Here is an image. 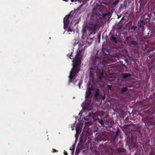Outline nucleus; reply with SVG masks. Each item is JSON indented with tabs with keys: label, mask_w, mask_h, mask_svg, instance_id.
Returning a JSON list of instances; mask_svg holds the SVG:
<instances>
[{
	"label": "nucleus",
	"mask_w": 155,
	"mask_h": 155,
	"mask_svg": "<svg viewBox=\"0 0 155 155\" xmlns=\"http://www.w3.org/2000/svg\"><path fill=\"white\" fill-rule=\"evenodd\" d=\"M149 155H155L154 152L153 151L150 152L149 153Z\"/></svg>",
	"instance_id": "obj_24"
},
{
	"label": "nucleus",
	"mask_w": 155,
	"mask_h": 155,
	"mask_svg": "<svg viewBox=\"0 0 155 155\" xmlns=\"http://www.w3.org/2000/svg\"><path fill=\"white\" fill-rule=\"evenodd\" d=\"M153 66V64H152L151 65V67H152Z\"/></svg>",
	"instance_id": "obj_39"
},
{
	"label": "nucleus",
	"mask_w": 155,
	"mask_h": 155,
	"mask_svg": "<svg viewBox=\"0 0 155 155\" xmlns=\"http://www.w3.org/2000/svg\"><path fill=\"white\" fill-rule=\"evenodd\" d=\"M86 31H87L86 28L85 27L83 29V34L84 33H85Z\"/></svg>",
	"instance_id": "obj_22"
},
{
	"label": "nucleus",
	"mask_w": 155,
	"mask_h": 155,
	"mask_svg": "<svg viewBox=\"0 0 155 155\" xmlns=\"http://www.w3.org/2000/svg\"><path fill=\"white\" fill-rule=\"evenodd\" d=\"M128 14V12H126V13L125 14Z\"/></svg>",
	"instance_id": "obj_38"
},
{
	"label": "nucleus",
	"mask_w": 155,
	"mask_h": 155,
	"mask_svg": "<svg viewBox=\"0 0 155 155\" xmlns=\"http://www.w3.org/2000/svg\"><path fill=\"white\" fill-rule=\"evenodd\" d=\"M153 9L154 10V11H155L154 12V14H155V6H154L153 7Z\"/></svg>",
	"instance_id": "obj_34"
},
{
	"label": "nucleus",
	"mask_w": 155,
	"mask_h": 155,
	"mask_svg": "<svg viewBox=\"0 0 155 155\" xmlns=\"http://www.w3.org/2000/svg\"><path fill=\"white\" fill-rule=\"evenodd\" d=\"M82 38H83V41H81L79 42V43H75L74 44V46H75L77 44H78V49L80 50L81 49V50H82L83 46L85 45H86L84 47V49L85 48H86L88 46L90 45L92 41L89 42V41L90 40H92V38L87 37H85V38L84 36H82Z\"/></svg>",
	"instance_id": "obj_3"
},
{
	"label": "nucleus",
	"mask_w": 155,
	"mask_h": 155,
	"mask_svg": "<svg viewBox=\"0 0 155 155\" xmlns=\"http://www.w3.org/2000/svg\"><path fill=\"white\" fill-rule=\"evenodd\" d=\"M145 25V23L144 21L143 20H140L138 21L137 23L138 28L136 25H135L134 24L133 25L131 26V29L134 31H135L136 30L137 32L141 29L140 31L143 32L144 29V26Z\"/></svg>",
	"instance_id": "obj_4"
},
{
	"label": "nucleus",
	"mask_w": 155,
	"mask_h": 155,
	"mask_svg": "<svg viewBox=\"0 0 155 155\" xmlns=\"http://www.w3.org/2000/svg\"><path fill=\"white\" fill-rule=\"evenodd\" d=\"M52 150H53V153H54V152H57L58 151L56 150H55L54 149H52Z\"/></svg>",
	"instance_id": "obj_29"
},
{
	"label": "nucleus",
	"mask_w": 155,
	"mask_h": 155,
	"mask_svg": "<svg viewBox=\"0 0 155 155\" xmlns=\"http://www.w3.org/2000/svg\"><path fill=\"white\" fill-rule=\"evenodd\" d=\"M101 37V34L99 33L97 35V37L98 39V42H100Z\"/></svg>",
	"instance_id": "obj_21"
},
{
	"label": "nucleus",
	"mask_w": 155,
	"mask_h": 155,
	"mask_svg": "<svg viewBox=\"0 0 155 155\" xmlns=\"http://www.w3.org/2000/svg\"><path fill=\"white\" fill-rule=\"evenodd\" d=\"M130 45H137L138 44L137 41H131L130 42Z\"/></svg>",
	"instance_id": "obj_16"
},
{
	"label": "nucleus",
	"mask_w": 155,
	"mask_h": 155,
	"mask_svg": "<svg viewBox=\"0 0 155 155\" xmlns=\"http://www.w3.org/2000/svg\"><path fill=\"white\" fill-rule=\"evenodd\" d=\"M99 122L102 125H104V122L103 120H99Z\"/></svg>",
	"instance_id": "obj_20"
},
{
	"label": "nucleus",
	"mask_w": 155,
	"mask_h": 155,
	"mask_svg": "<svg viewBox=\"0 0 155 155\" xmlns=\"http://www.w3.org/2000/svg\"><path fill=\"white\" fill-rule=\"evenodd\" d=\"M121 15H120V16H118L117 18L118 19L119 18L121 17Z\"/></svg>",
	"instance_id": "obj_36"
},
{
	"label": "nucleus",
	"mask_w": 155,
	"mask_h": 155,
	"mask_svg": "<svg viewBox=\"0 0 155 155\" xmlns=\"http://www.w3.org/2000/svg\"><path fill=\"white\" fill-rule=\"evenodd\" d=\"M63 0L67 2H68L69 0Z\"/></svg>",
	"instance_id": "obj_37"
},
{
	"label": "nucleus",
	"mask_w": 155,
	"mask_h": 155,
	"mask_svg": "<svg viewBox=\"0 0 155 155\" xmlns=\"http://www.w3.org/2000/svg\"><path fill=\"white\" fill-rule=\"evenodd\" d=\"M119 2V0H117L113 2L112 3V5L114 6H115L117 5Z\"/></svg>",
	"instance_id": "obj_19"
},
{
	"label": "nucleus",
	"mask_w": 155,
	"mask_h": 155,
	"mask_svg": "<svg viewBox=\"0 0 155 155\" xmlns=\"http://www.w3.org/2000/svg\"><path fill=\"white\" fill-rule=\"evenodd\" d=\"M98 115V114L96 113H89L88 114V116L92 117L93 118L95 119H97L98 118L97 116Z\"/></svg>",
	"instance_id": "obj_9"
},
{
	"label": "nucleus",
	"mask_w": 155,
	"mask_h": 155,
	"mask_svg": "<svg viewBox=\"0 0 155 155\" xmlns=\"http://www.w3.org/2000/svg\"><path fill=\"white\" fill-rule=\"evenodd\" d=\"M92 86H91V87H88L86 91V95L85 97L86 99L87 98L89 97L92 93Z\"/></svg>",
	"instance_id": "obj_7"
},
{
	"label": "nucleus",
	"mask_w": 155,
	"mask_h": 155,
	"mask_svg": "<svg viewBox=\"0 0 155 155\" xmlns=\"http://www.w3.org/2000/svg\"><path fill=\"white\" fill-rule=\"evenodd\" d=\"M105 94H104V96H103V97H102V99L103 100H104L105 99Z\"/></svg>",
	"instance_id": "obj_30"
},
{
	"label": "nucleus",
	"mask_w": 155,
	"mask_h": 155,
	"mask_svg": "<svg viewBox=\"0 0 155 155\" xmlns=\"http://www.w3.org/2000/svg\"><path fill=\"white\" fill-rule=\"evenodd\" d=\"M74 62L73 64V68L72 69L69 76V82H72L74 79V77L79 71L80 69L79 66L81 64V58L78 56H76L74 60Z\"/></svg>",
	"instance_id": "obj_2"
},
{
	"label": "nucleus",
	"mask_w": 155,
	"mask_h": 155,
	"mask_svg": "<svg viewBox=\"0 0 155 155\" xmlns=\"http://www.w3.org/2000/svg\"><path fill=\"white\" fill-rule=\"evenodd\" d=\"M75 11H72L70 13L65 16L64 19V26L65 27L67 26L69 23L70 21L69 19L72 18L74 14Z\"/></svg>",
	"instance_id": "obj_6"
},
{
	"label": "nucleus",
	"mask_w": 155,
	"mask_h": 155,
	"mask_svg": "<svg viewBox=\"0 0 155 155\" xmlns=\"http://www.w3.org/2000/svg\"><path fill=\"white\" fill-rule=\"evenodd\" d=\"M131 39V38L130 36L127 37L126 38V41L127 42V43H130V41Z\"/></svg>",
	"instance_id": "obj_17"
},
{
	"label": "nucleus",
	"mask_w": 155,
	"mask_h": 155,
	"mask_svg": "<svg viewBox=\"0 0 155 155\" xmlns=\"http://www.w3.org/2000/svg\"><path fill=\"white\" fill-rule=\"evenodd\" d=\"M73 29H71L70 27H69L68 28V31H71V32H72L73 31Z\"/></svg>",
	"instance_id": "obj_25"
},
{
	"label": "nucleus",
	"mask_w": 155,
	"mask_h": 155,
	"mask_svg": "<svg viewBox=\"0 0 155 155\" xmlns=\"http://www.w3.org/2000/svg\"><path fill=\"white\" fill-rule=\"evenodd\" d=\"M82 83V80L80 81L79 83L78 86H79V88H80L81 85V84Z\"/></svg>",
	"instance_id": "obj_23"
},
{
	"label": "nucleus",
	"mask_w": 155,
	"mask_h": 155,
	"mask_svg": "<svg viewBox=\"0 0 155 155\" xmlns=\"http://www.w3.org/2000/svg\"><path fill=\"white\" fill-rule=\"evenodd\" d=\"M111 13L110 12H108L106 13V16H110V15Z\"/></svg>",
	"instance_id": "obj_26"
},
{
	"label": "nucleus",
	"mask_w": 155,
	"mask_h": 155,
	"mask_svg": "<svg viewBox=\"0 0 155 155\" xmlns=\"http://www.w3.org/2000/svg\"><path fill=\"white\" fill-rule=\"evenodd\" d=\"M100 94V91L99 89H97L94 95V97L95 98H97L98 96Z\"/></svg>",
	"instance_id": "obj_15"
},
{
	"label": "nucleus",
	"mask_w": 155,
	"mask_h": 155,
	"mask_svg": "<svg viewBox=\"0 0 155 155\" xmlns=\"http://www.w3.org/2000/svg\"><path fill=\"white\" fill-rule=\"evenodd\" d=\"M128 89V88L126 87L122 88L121 90V92L122 93H123L124 92H125L127 91Z\"/></svg>",
	"instance_id": "obj_18"
},
{
	"label": "nucleus",
	"mask_w": 155,
	"mask_h": 155,
	"mask_svg": "<svg viewBox=\"0 0 155 155\" xmlns=\"http://www.w3.org/2000/svg\"><path fill=\"white\" fill-rule=\"evenodd\" d=\"M83 3L81 4L76 9H74V11H73V12L75 11L74 13L76 12V13H78L80 14L81 13V12H79V10L83 6Z\"/></svg>",
	"instance_id": "obj_12"
},
{
	"label": "nucleus",
	"mask_w": 155,
	"mask_h": 155,
	"mask_svg": "<svg viewBox=\"0 0 155 155\" xmlns=\"http://www.w3.org/2000/svg\"><path fill=\"white\" fill-rule=\"evenodd\" d=\"M70 56H71V55H70Z\"/></svg>",
	"instance_id": "obj_41"
},
{
	"label": "nucleus",
	"mask_w": 155,
	"mask_h": 155,
	"mask_svg": "<svg viewBox=\"0 0 155 155\" xmlns=\"http://www.w3.org/2000/svg\"><path fill=\"white\" fill-rule=\"evenodd\" d=\"M99 27L96 23L90 24L87 26V29L89 31V35H90L93 34H95L96 33V30L98 29Z\"/></svg>",
	"instance_id": "obj_5"
},
{
	"label": "nucleus",
	"mask_w": 155,
	"mask_h": 155,
	"mask_svg": "<svg viewBox=\"0 0 155 155\" xmlns=\"http://www.w3.org/2000/svg\"><path fill=\"white\" fill-rule=\"evenodd\" d=\"M133 125L134 126H135V125H134V124H133Z\"/></svg>",
	"instance_id": "obj_40"
},
{
	"label": "nucleus",
	"mask_w": 155,
	"mask_h": 155,
	"mask_svg": "<svg viewBox=\"0 0 155 155\" xmlns=\"http://www.w3.org/2000/svg\"><path fill=\"white\" fill-rule=\"evenodd\" d=\"M78 0H71V1L72 2H76V1H78Z\"/></svg>",
	"instance_id": "obj_33"
},
{
	"label": "nucleus",
	"mask_w": 155,
	"mask_h": 155,
	"mask_svg": "<svg viewBox=\"0 0 155 155\" xmlns=\"http://www.w3.org/2000/svg\"><path fill=\"white\" fill-rule=\"evenodd\" d=\"M124 17H123L122 18L121 20H123L124 19Z\"/></svg>",
	"instance_id": "obj_35"
},
{
	"label": "nucleus",
	"mask_w": 155,
	"mask_h": 155,
	"mask_svg": "<svg viewBox=\"0 0 155 155\" xmlns=\"http://www.w3.org/2000/svg\"><path fill=\"white\" fill-rule=\"evenodd\" d=\"M110 40L112 41H114L116 43H117L116 38L114 35H112L111 36Z\"/></svg>",
	"instance_id": "obj_14"
},
{
	"label": "nucleus",
	"mask_w": 155,
	"mask_h": 155,
	"mask_svg": "<svg viewBox=\"0 0 155 155\" xmlns=\"http://www.w3.org/2000/svg\"><path fill=\"white\" fill-rule=\"evenodd\" d=\"M75 147V144H74L73 145V149L74 150V149Z\"/></svg>",
	"instance_id": "obj_32"
},
{
	"label": "nucleus",
	"mask_w": 155,
	"mask_h": 155,
	"mask_svg": "<svg viewBox=\"0 0 155 155\" xmlns=\"http://www.w3.org/2000/svg\"><path fill=\"white\" fill-rule=\"evenodd\" d=\"M149 57L152 58L155 56V48H153L148 52Z\"/></svg>",
	"instance_id": "obj_8"
},
{
	"label": "nucleus",
	"mask_w": 155,
	"mask_h": 155,
	"mask_svg": "<svg viewBox=\"0 0 155 155\" xmlns=\"http://www.w3.org/2000/svg\"><path fill=\"white\" fill-rule=\"evenodd\" d=\"M109 53L107 50L102 48L100 54L96 53L95 56L91 58L90 66V74L96 72L99 79H101L104 75V67L106 64H109L110 61L108 55Z\"/></svg>",
	"instance_id": "obj_1"
},
{
	"label": "nucleus",
	"mask_w": 155,
	"mask_h": 155,
	"mask_svg": "<svg viewBox=\"0 0 155 155\" xmlns=\"http://www.w3.org/2000/svg\"><path fill=\"white\" fill-rule=\"evenodd\" d=\"M117 151L119 153H125L126 152V150L123 148H118L117 149Z\"/></svg>",
	"instance_id": "obj_11"
},
{
	"label": "nucleus",
	"mask_w": 155,
	"mask_h": 155,
	"mask_svg": "<svg viewBox=\"0 0 155 155\" xmlns=\"http://www.w3.org/2000/svg\"><path fill=\"white\" fill-rule=\"evenodd\" d=\"M131 74L130 73H124L122 74V78L124 79H126L129 77L131 76Z\"/></svg>",
	"instance_id": "obj_10"
},
{
	"label": "nucleus",
	"mask_w": 155,
	"mask_h": 155,
	"mask_svg": "<svg viewBox=\"0 0 155 155\" xmlns=\"http://www.w3.org/2000/svg\"><path fill=\"white\" fill-rule=\"evenodd\" d=\"M149 111L150 114H153L155 113V108L151 107L149 110Z\"/></svg>",
	"instance_id": "obj_13"
},
{
	"label": "nucleus",
	"mask_w": 155,
	"mask_h": 155,
	"mask_svg": "<svg viewBox=\"0 0 155 155\" xmlns=\"http://www.w3.org/2000/svg\"><path fill=\"white\" fill-rule=\"evenodd\" d=\"M64 154L65 155H68V153L67 152L64 151Z\"/></svg>",
	"instance_id": "obj_31"
},
{
	"label": "nucleus",
	"mask_w": 155,
	"mask_h": 155,
	"mask_svg": "<svg viewBox=\"0 0 155 155\" xmlns=\"http://www.w3.org/2000/svg\"><path fill=\"white\" fill-rule=\"evenodd\" d=\"M102 17L103 18H104L106 16V13H103L102 14Z\"/></svg>",
	"instance_id": "obj_28"
},
{
	"label": "nucleus",
	"mask_w": 155,
	"mask_h": 155,
	"mask_svg": "<svg viewBox=\"0 0 155 155\" xmlns=\"http://www.w3.org/2000/svg\"><path fill=\"white\" fill-rule=\"evenodd\" d=\"M107 87H108V89H110V90H111L112 86L111 85H107Z\"/></svg>",
	"instance_id": "obj_27"
}]
</instances>
